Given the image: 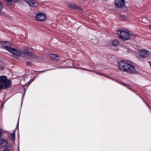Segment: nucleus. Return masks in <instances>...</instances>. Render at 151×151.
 Here are the masks:
<instances>
[{
  "instance_id": "f257e3e1",
  "label": "nucleus",
  "mask_w": 151,
  "mask_h": 151,
  "mask_svg": "<svg viewBox=\"0 0 151 151\" xmlns=\"http://www.w3.org/2000/svg\"><path fill=\"white\" fill-rule=\"evenodd\" d=\"M116 32L119 38L123 41L128 40L131 38V34L127 29L120 28Z\"/></svg>"
},
{
  "instance_id": "f03ea898",
  "label": "nucleus",
  "mask_w": 151,
  "mask_h": 151,
  "mask_svg": "<svg viewBox=\"0 0 151 151\" xmlns=\"http://www.w3.org/2000/svg\"><path fill=\"white\" fill-rule=\"evenodd\" d=\"M129 61L126 60H122L119 61L118 63V68L122 72H125L127 68Z\"/></svg>"
},
{
  "instance_id": "7ed1b4c3",
  "label": "nucleus",
  "mask_w": 151,
  "mask_h": 151,
  "mask_svg": "<svg viewBox=\"0 0 151 151\" xmlns=\"http://www.w3.org/2000/svg\"><path fill=\"white\" fill-rule=\"evenodd\" d=\"M125 72L132 74H135L137 73L135 66L129 61Z\"/></svg>"
},
{
  "instance_id": "20e7f679",
  "label": "nucleus",
  "mask_w": 151,
  "mask_h": 151,
  "mask_svg": "<svg viewBox=\"0 0 151 151\" xmlns=\"http://www.w3.org/2000/svg\"><path fill=\"white\" fill-rule=\"evenodd\" d=\"M9 52L12 54L14 55L17 56H19L22 54V51L19 49H16L14 48L11 47Z\"/></svg>"
},
{
  "instance_id": "39448f33",
  "label": "nucleus",
  "mask_w": 151,
  "mask_h": 151,
  "mask_svg": "<svg viewBox=\"0 0 151 151\" xmlns=\"http://www.w3.org/2000/svg\"><path fill=\"white\" fill-rule=\"evenodd\" d=\"M46 15L45 13L40 12L37 14L35 17V19L38 21H42L46 19Z\"/></svg>"
},
{
  "instance_id": "423d86ee",
  "label": "nucleus",
  "mask_w": 151,
  "mask_h": 151,
  "mask_svg": "<svg viewBox=\"0 0 151 151\" xmlns=\"http://www.w3.org/2000/svg\"><path fill=\"white\" fill-rule=\"evenodd\" d=\"M1 45L2 46V47L4 49H6L8 51L11 48L10 47L11 45L9 42L3 41L1 42Z\"/></svg>"
},
{
  "instance_id": "0eeeda50",
  "label": "nucleus",
  "mask_w": 151,
  "mask_h": 151,
  "mask_svg": "<svg viewBox=\"0 0 151 151\" xmlns=\"http://www.w3.org/2000/svg\"><path fill=\"white\" fill-rule=\"evenodd\" d=\"M150 54V52L146 50H139V56L141 58L147 57Z\"/></svg>"
},
{
  "instance_id": "6e6552de",
  "label": "nucleus",
  "mask_w": 151,
  "mask_h": 151,
  "mask_svg": "<svg viewBox=\"0 0 151 151\" xmlns=\"http://www.w3.org/2000/svg\"><path fill=\"white\" fill-rule=\"evenodd\" d=\"M25 1L29 6L32 7H37L39 4L35 0H25Z\"/></svg>"
},
{
  "instance_id": "1a4fd4ad",
  "label": "nucleus",
  "mask_w": 151,
  "mask_h": 151,
  "mask_svg": "<svg viewBox=\"0 0 151 151\" xmlns=\"http://www.w3.org/2000/svg\"><path fill=\"white\" fill-rule=\"evenodd\" d=\"M30 48H29L27 49H24L22 52V54H23L24 55L27 56L32 57L34 58H35L36 57L33 56L34 55H32V52L29 51L31 50Z\"/></svg>"
},
{
  "instance_id": "9d476101",
  "label": "nucleus",
  "mask_w": 151,
  "mask_h": 151,
  "mask_svg": "<svg viewBox=\"0 0 151 151\" xmlns=\"http://www.w3.org/2000/svg\"><path fill=\"white\" fill-rule=\"evenodd\" d=\"M116 5L119 8L122 7L125 4L124 0H115Z\"/></svg>"
},
{
  "instance_id": "9b49d317",
  "label": "nucleus",
  "mask_w": 151,
  "mask_h": 151,
  "mask_svg": "<svg viewBox=\"0 0 151 151\" xmlns=\"http://www.w3.org/2000/svg\"><path fill=\"white\" fill-rule=\"evenodd\" d=\"M7 144V141L4 139H0V147H3L6 146Z\"/></svg>"
},
{
  "instance_id": "f8f14e48",
  "label": "nucleus",
  "mask_w": 151,
  "mask_h": 151,
  "mask_svg": "<svg viewBox=\"0 0 151 151\" xmlns=\"http://www.w3.org/2000/svg\"><path fill=\"white\" fill-rule=\"evenodd\" d=\"M49 56L51 58V59L53 60H57L59 58V56L56 54H49Z\"/></svg>"
},
{
  "instance_id": "ddd939ff",
  "label": "nucleus",
  "mask_w": 151,
  "mask_h": 151,
  "mask_svg": "<svg viewBox=\"0 0 151 151\" xmlns=\"http://www.w3.org/2000/svg\"><path fill=\"white\" fill-rule=\"evenodd\" d=\"M11 82L10 80H6L3 83L4 88H6L11 85Z\"/></svg>"
},
{
  "instance_id": "4468645a",
  "label": "nucleus",
  "mask_w": 151,
  "mask_h": 151,
  "mask_svg": "<svg viewBox=\"0 0 151 151\" xmlns=\"http://www.w3.org/2000/svg\"><path fill=\"white\" fill-rule=\"evenodd\" d=\"M68 7L76 10H79L80 9V8L79 7L73 4H70L69 5Z\"/></svg>"
},
{
  "instance_id": "2eb2a0df",
  "label": "nucleus",
  "mask_w": 151,
  "mask_h": 151,
  "mask_svg": "<svg viewBox=\"0 0 151 151\" xmlns=\"http://www.w3.org/2000/svg\"><path fill=\"white\" fill-rule=\"evenodd\" d=\"M7 78L5 76H0V82L4 83L7 80Z\"/></svg>"
},
{
  "instance_id": "dca6fc26",
  "label": "nucleus",
  "mask_w": 151,
  "mask_h": 151,
  "mask_svg": "<svg viewBox=\"0 0 151 151\" xmlns=\"http://www.w3.org/2000/svg\"><path fill=\"white\" fill-rule=\"evenodd\" d=\"M81 69L83 70H86V71H90V72H92V73H94L95 74H98V75H101V74L99 72H97V71H94V70H88L86 68H81Z\"/></svg>"
},
{
  "instance_id": "f3484780",
  "label": "nucleus",
  "mask_w": 151,
  "mask_h": 151,
  "mask_svg": "<svg viewBox=\"0 0 151 151\" xmlns=\"http://www.w3.org/2000/svg\"><path fill=\"white\" fill-rule=\"evenodd\" d=\"M119 41L117 40H114L112 42V45L114 46H117L119 44Z\"/></svg>"
},
{
  "instance_id": "a211bd4d",
  "label": "nucleus",
  "mask_w": 151,
  "mask_h": 151,
  "mask_svg": "<svg viewBox=\"0 0 151 151\" xmlns=\"http://www.w3.org/2000/svg\"><path fill=\"white\" fill-rule=\"evenodd\" d=\"M10 139L12 140H14L15 139V135L14 133L11 134L9 136Z\"/></svg>"
},
{
  "instance_id": "6ab92c4d",
  "label": "nucleus",
  "mask_w": 151,
  "mask_h": 151,
  "mask_svg": "<svg viewBox=\"0 0 151 151\" xmlns=\"http://www.w3.org/2000/svg\"><path fill=\"white\" fill-rule=\"evenodd\" d=\"M119 17L121 19H122L123 20L126 19V17H125V16L123 15H119Z\"/></svg>"
},
{
  "instance_id": "aec40b11",
  "label": "nucleus",
  "mask_w": 151,
  "mask_h": 151,
  "mask_svg": "<svg viewBox=\"0 0 151 151\" xmlns=\"http://www.w3.org/2000/svg\"><path fill=\"white\" fill-rule=\"evenodd\" d=\"M121 83L124 86H126V87H127L128 88L129 86H130L129 85H128V84H127L126 83H123V82Z\"/></svg>"
},
{
  "instance_id": "412c9836",
  "label": "nucleus",
  "mask_w": 151,
  "mask_h": 151,
  "mask_svg": "<svg viewBox=\"0 0 151 151\" xmlns=\"http://www.w3.org/2000/svg\"><path fill=\"white\" fill-rule=\"evenodd\" d=\"M2 151H10V150L8 147H6L5 149L3 150Z\"/></svg>"
},
{
  "instance_id": "4be33fe9",
  "label": "nucleus",
  "mask_w": 151,
  "mask_h": 151,
  "mask_svg": "<svg viewBox=\"0 0 151 151\" xmlns=\"http://www.w3.org/2000/svg\"><path fill=\"white\" fill-rule=\"evenodd\" d=\"M3 8V5L2 3L0 1V11Z\"/></svg>"
},
{
  "instance_id": "5701e85b",
  "label": "nucleus",
  "mask_w": 151,
  "mask_h": 151,
  "mask_svg": "<svg viewBox=\"0 0 151 151\" xmlns=\"http://www.w3.org/2000/svg\"><path fill=\"white\" fill-rule=\"evenodd\" d=\"M3 88V84L0 83V90L2 89Z\"/></svg>"
},
{
  "instance_id": "b1692460",
  "label": "nucleus",
  "mask_w": 151,
  "mask_h": 151,
  "mask_svg": "<svg viewBox=\"0 0 151 151\" xmlns=\"http://www.w3.org/2000/svg\"><path fill=\"white\" fill-rule=\"evenodd\" d=\"M4 1L6 2H12L13 0H4Z\"/></svg>"
},
{
  "instance_id": "393cba45",
  "label": "nucleus",
  "mask_w": 151,
  "mask_h": 151,
  "mask_svg": "<svg viewBox=\"0 0 151 151\" xmlns=\"http://www.w3.org/2000/svg\"><path fill=\"white\" fill-rule=\"evenodd\" d=\"M26 64L27 65H29L31 64V63L30 62H28Z\"/></svg>"
},
{
  "instance_id": "a878e982",
  "label": "nucleus",
  "mask_w": 151,
  "mask_h": 151,
  "mask_svg": "<svg viewBox=\"0 0 151 151\" xmlns=\"http://www.w3.org/2000/svg\"><path fill=\"white\" fill-rule=\"evenodd\" d=\"M4 68L3 66H1L0 67V70H3L4 69Z\"/></svg>"
},
{
  "instance_id": "bb28decb",
  "label": "nucleus",
  "mask_w": 151,
  "mask_h": 151,
  "mask_svg": "<svg viewBox=\"0 0 151 151\" xmlns=\"http://www.w3.org/2000/svg\"><path fill=\"white\" fill-rule=\"evenodd\" d=\"M19 119H18V121L17 124V127H18V126H19Z\"/></svg>"
},
{
  "instance_id": "cd10ccee",
  "label": "nucleus",
  "mask_w": 151,
  "mask_h": 151,
  "mask_svg": "<svg viewBox=\"0 0 151 151\" xmlns=\"http://www.w3.org/2000/svg\"><path fill=\"white\" fill-rule=\"evenodd\" d=\"M149 64H150V67L151 68V62H149Z\"/></svg>"
},
{
  "instance_id": "c85d7f7f",
  "label": "nucleus",
  "mask_w": 151,
  "mask_h": 151,
  "mask_svg": "<svg viewBox=\"0 0 151 151\" xmlns=\"http://www.w3.org/2000/svg\"><path fill=\"white\" fill-rule=\"evenodd\" d=\"M149 28L150 29H151V24L149 26Z\"/></svg>"
},
{
  "instance_id": "c756f323",
  "label": "nucleus",
  "mask_w": 151,
  "mask_h": 151,
  "mask_svg": "<svg viewBox=\"0 0 151 151\" xmlns=\"http://www.w3.org/2000/svg\"><path fill=\"white\" fill-rule=\"evenodd\" d=\"M46 70H43V71H42V72H44V71H46Z\"/></svg>"
},
{
  "instance_id": "7c9ffc66",
  "label": "nucleus",
  "mask_w": 151,
  "mask_h": 151,
  "mask_svg": "<svg viewBox=\"0 0 151 151\" xmlns=\"http://www.w3.org/2000/svg\"><path fill=\"white\" fill-rule=\"evenodd\" d=\"M31 82H32L31 81H30V83H31Z\"/></svg>"
},
{
  "instance_id": "2f4dec72",
  "label": "nucleus",
  "mask_w": 151,
  "mask_h": 151,
  "mask_svg": "<svg viewBox=\"0 0 151 151\" xmlns=\"http://www.w3.org/2000/svg\"><path fill=\"white\" fill-rule=\"evenodd\" d=\"M140 96V97L141 98H142L141 97V96Z\"/></svg>"
}]
</instances>
